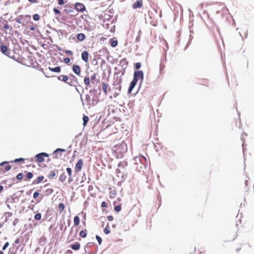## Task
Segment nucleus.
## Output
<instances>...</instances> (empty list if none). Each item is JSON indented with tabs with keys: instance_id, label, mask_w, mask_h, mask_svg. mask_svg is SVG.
I'll use <instances>...</instances> for the list:
<instances>
[{
	"instance_id": "nucleus-1",
	"label": "nucleus",
	"mask_w": 254,
	"mask_h": 254,
	"mask_svg": "<svg viewBox=\"0 0 254 254\" xmlns=\"http://www.w3.org/2000/svg\"><path fill=\"white\" fill-rule=\"evenodd\" d=\"M143 72L142 70L135 71L133 74V80L137 82L139 80L142 81L143 79Z\"/></svg>"
},
{
	"instance_id": "nucleus-2",
	"label": "nucleus",
	"mask_w": 254,
	"mask_h": 254,
	"mask_svg": "<svg viewBox=\"0 0 254 254\" xmlns=\"http://www.w3.org/2000/svg\"><path fill=\"white\" fill-rule=\"evenodd\" d=\"M65 149L58 148L53 152L52 154V158L55 159H59L62 156V152H65Z\"/></svg>"
},
{
	"instance_id": "nucleus-3",
	"label": "nucleus",
	"mask_w": 254,
	"mask_h": 254,
	"mask_svg": "<svg viewBox=\"0 0 254 254\" xmlns=\"http://www.w3.org/2000/svg\"><path fill=\"white\" fill-rule=\"evenodd\" d=\"M49 156L48 154L45 152L39 153L35 156L36 161L38 163H42L44 161V157H48Z\"/></svg>"
},
{
	"instance_id": "nucleus-4",
	"label": "nucleus",
	"mask_w": 254,
	"mask_h": 254,
	"mask_svg": "<svg viewBox=\"0 0 254 254\" xmlns=\"http://www.w3.org/2000/svg\"><path fill=\"white\" fill-rule=\"evenodd\" d=\"M83 164V160L81 159H79L75 166V172L77 173L80 172L81 170Z\"/></svg>"
},
{
	"instance_id": "nucleus-5",
	"label": "nucleus",
	"mask_w": 254,
	"mask_h": 254,
	"mask_svg": "<svg viewBox=\"0 0 254 254\" xmlns=\"http://www.w3.org/2000/svg\"><path fill=\"white\" fill-rule=\"evenodd\" d=\"M58 79L59 80H61L62 81L64 82L67 83L68 85H69L70 86H72L73 85V83H72V81H70V82H67V80L68 79V77L66 75H61L58 76Z\"/></svg>"
},
{
	"instance_id": "nucleus-6",
	"label": "nucleus",
	"mask_w": 254,
	"mask_h": 254,
	"mask_svg": "<svg viewBox=\"0 0 254 254\" xmlns=\"http://www.w3.org/2000/svg\"><path fill=\"white\" fill-rule=\"evenodd\" d=\"M143 6L142 0H136L132 4V8L134 9L141 8Z\"/></svg>"
},
{
	"instance_id": "nucleus-7",
	"label": "nucleus",
	"mask_w": 254,
	"mask_h": 254,
	"mask_svg": "<svg viewBox=\"0 0 254 254\" xmlns=\"http://www.w3.org/2000/svg\"><path fill=\"white\" fill-rule=\"evenodd\" d=\"M75 7L78 11L83 12L85 10V7L84 4L80 2H76L75 4Z\"/></svg>"
},
{
	"instance_id": "nucleus-8",
	"label": "nucleus",
	"mask_w": 254,
	"mask_h": 254,
	"mask_svg": "<svg viewBox=\"0 0 254 254\" xmlns=\"http://www.w3.org/2000/svg\"><path fill=\"white\" fill-rule=\"evenodd\" d=\"M73 71L77 75H79L81 73V68L79 65L74 64L72 67Z\"/></svg>"
},
{
	"instance_id": "nucleus-9",
	"label": "nucleus",
	"mask_w": 254,
	"mask_h": 254,
	"mask_svg": "<svg viewBox=\"0 0 254 254\" xmlns=\"http://www.w3.org/2000/svg\"><path fill=\"white\" fill-rule=\"evenodd\" d=\"M81 58L85 62L88 61L89 54L86 51H84L81 54Z\"/></svg>"
},
{
	"instance_id": "nucleus-10",
	"label": "nucleus",
	"mask_w": 254,
	"mask_h": 254,
	"mask_svg": "<svg viewBox=\"0 0 254 254\" xmlns=\"http://www.w3.org/2000/svg\"><path fill=\"white\" fill-rule=\"evenodd\" d=\"M44 179V177L43 176H38L35 180L33 181V185H37L40 183H41Z\"/></svg>"
},
{
	"instance_id": "nucleus-11",
	"label": "nucleus",
	"mask_w": 254,
	"mask_h": 254,
	"mask_svg": "<svg viewBox=\"0 0 254 254\" xmlns=\"http://www.w3.org/2000/svg\"><path fill=\"white\" fill-rule=\"evenodd\" d=\"M70 247L73 250L77 251L80 248V244L78 242H76L75 244L71 245Z\"/></svg>"
},
{
	"instance_id": "nucleus-12",
	"label": "nucleus",
	"mask_w": 254,
	"mask_h": 254,
	"mask_svg": "<svg viewBox=\"0 0 254 254\" xmlns=\"http://www.w3.org/2000/svg\"><path fill=\"white\" fill-rule=\"evenodd\" d=\"M53 192H54V190L53 189H52V188L47 189L44 191L43 196H49V195H51Z\"/></svg>"
},
{
	"instance_id": "nucleus-13",
	"label": "nucleus",
	"mask_w": 254,
	"mask_h": 254,
	"mask_svg": "<svg viewBox=\"0 0 254 254\" xmlns=\"http://www.w3.org/2000/svg\"><path fill=\"white\" fill-rule=\"evenodd\" d=\"M136 83H137V82H136L135 81H134L133 80H132V81L131 82V83L130 84V85H129V87L128 90V92L129 93H131L132 89H133L134 86L136 85Z\"/></svg>"
},
{
	"instance_id": "nucleus-14",
	"label": "nucleus",
	"mask_w": 254,
	"mask_h": 254,
	"mask_svg": "<svg viewBox=\"0 0 254 254\" xmlns=\"http://www.w3.org/2000/svg\"><path fill=\"white\" fill-rule=\"evenodd\" d=\"M102 89L103 90L104 93L105 95H108V84L105 83H103L102 85Z\"/></svg>"
},
{
	"instance_id": "nucleus-15",
	"label": "nucleus",
	"mask_w": 254,
	"mask_h": 254,
	"mask_svg": "<svg viewBox=\"0 0 254 254\" xmlns=\"http://www.w3.org/2000/svg\"><path fill=\"white\" fill-rule=\"evenodd\" d=\"M120 64H122V67L125 66L126 67L128 64V62L127 61V60L126 58L122 59L120 62Z\"/></svg>"
},
{
	"instance_id": "nucleus-16",
	"label": "nucleus",
	"mask_w": 254,
	"mask_h": 254,
	"mask_svg": "<svg viewBox=\"0 0 254 254\" xmlns=\"http://www.w3.org/2000/svg\"><path fill=\"white\" fill-rule=\"evenodd\" d=\"M84 83L86 86L89 87L90 84V80L88 76H86L84 79Z\"/></svg>"
},
{
	"instance_id": "nucleus-17",
	"label": "nucleus",
	"mask_w": 254,
	"mask_h": 254,
	"mask_svg": "<svg viewBox=\"0 0 254 254\" xmlns=\"http://www.w3.org/2000/svg\"><path fill=\"white\" fill-rule=\"evenodd\" d=\"M49 69L50 71L55 72H60L61 71V67L60 66H56L55 67H49Z\"/></svg>"
},
{
	"instance_id": "nucleus-18",
	"label": "nucleus",
	"mask_w": 254,
	"mask_h": 254,
	"mask_svg": "<svg viewBox=\"0 0 254 254\" xmlns=\"http://www.w3.org/2000/svg\"><path fill=\"white\" fill-rule=\"evenodd\" d=\"M80 223V219L78 216H75L74 217V225L77 226Z\"/></svg>"
},
{
	"instance_id": "nucleus-19",
	"label": "nucleus",
	"mask_w": 254,
	"mask_h": 254,
	"mask_svg": "<svg viewBox=\"0 0 254 254\" xmlns=\"http://www.w3.org/2000/svg\"><path fill=\"white\" fill-rule=\"evenodd\" d=\"M77 38L79 41H82L85 38V36L83 33H79L77 34Z\"/></svg>"
},
{
	"instance_id": "nucleus-20",
	"label": "nucleus",
	"mask_w": 254,
	"mask_h": 254,
	"mask_svg": "<svg viewBox=\"0 0 254 254\" xmlns=\"http://www.w3.org/2000/svg\"><path fill=\"white\" fill-rule=\"evenodd\" d=\"M66 179V176L65 174V173H62L59 178V180L62 182H64Z\"/></svg>"
},
{
	"instance_id": "nucleus-21",
	"label": "nucleus",
	"mask_w": 254,
	"mask_h": 254,
	"mask_svg": "<svg viewBox=\"0 0 254 254\" xmlns=\"http://www.w3.org/2000/svg\"><path fill=\"white\" fill-rule=\"evenodd\" d=\"M89 121V118L88 116L84 115L83 117V126L85 127Z\"/></svg>"
},
{
	"instance_id": "nucleus-22",
	"label": "nucleus",
	"mask_w": 254,
	"mask_h": 254,
	"mask_svg": "<svg viewBox=\"0 0 254 254\" xmlns=\"http://www.w3.org/2000/svg\"><path fill=\"white\" fill-rule=\"evenodd\" d=\"M111 45L112 47H115L118 45V41L117 40H114V39H110Z\"/></svg>"
},
{
	"instance_id": "nucleus-23",
	"label": "nucleus",
	"mask_w": 254,
	"mask_h": 254,
	"mask_svg": "<svg viewBox=\"0 0 254 254\" xmlns=\"http://www.w3.org/2000/svg\"><path fill=\"white\" fill-rule=\"evenodd\" d=\"M57 175L55 171H52L48 175L49 179H53Z\"/></svg>"
},
{
	"instance_id": "nucleus-24",
	"label": "nucleus",
	"mask_w": 254,
	"mask_h": 254,
	"mask_svg": "<svg viewBox=\"0 0 254 254\" xmlns=\"http://www.w3.org/2000/svg\"><path fill=\"white\" fill-rule=\"evenodd\" d=\"M79 235L82 238H85L87 236L86 229H85L84 230H81L79 233Z\"/></svg>"
},
{
	"instance_id": "nucleus-25",
	"label": "nucleus",
	"mask_w": 254,
	"mask_h": 254,
	"mask_svg": "<svg viewBox=\"0 0 254 254\" xmlns=\"http://www.w3.org/2000/svg\"><path fill=\"white\" fill-rule=\"evenodd\" d=\"M25 173H26V178L28 180H30L33 178V175L31 172H27V171H25Z\"/></svg>"
},
{
	"instance_id": "nucleus-26",
	"label": "nucleus",
	"mask_w": 254,
	"mask_h": 254,
	"mask_svg": "<svg viewBox=\"0 0 254 254\" xmlns=\"http://www.w3.org/2000/svg\"><path fill=\"white\" fill-rule=\"evenodd\" d=\"M65 206L64 203H60L59 205V210L60 213L62 212L64 209Z\"/></svg>"
},
{
	"instance_id": "nucleus-27",
	"label": "nucleus",
	"mask_w": 254,
	"mask_h": 254,
	"mask_svg": "<svg viewBox=\"0 0 254 254\" xmlns=\"http://www.w3.org/2000/svg\"><path fill=\"white\" fill-rule=\"evenodd\" d=\"M0 51L4 54L7 55L6 53L7 51V48L6 46H1L0 47Z\"/></svg>"
},
{
	"instance_id": "nucleus-28",
	"label": "nucleus",
	"mask_w": 254,
	"mask_h": 254,
	"mask_svg": "<svg viewBox=\"0 0 254 254\" xmlns=\"http://www.w3.org/2000/svg\"><path fill=\"white\" fill-rule=\"evenodd\" d=\"M121 88H122V86L121 85V84H119L118 85V86L117 87H116V90H118V92L117 93L116 92L115 94H114V97H116L117 96H118L120 94V92L121 90Z\"/></svg>"
},
{
	"instance_id": "nucleus-29",
	"label": "nucleus",
	"mask_w": 254,
	"mask_h": 254,
	"mask_svg": "<svg viewBox=\"0 0 254 254\" xmlns=\"http://www.w3.org/2000/svg\"><path fill=\"white\" fill-rule=\"evenodd\" d=\"M11 166L9 165L5 166L4 169L2 168V173H4V172L8 171L11 169Z\"/></svg>"
},
{
	"instance_id": "nucleus-30",
	"label": "nucleus",
	"mask_w": 254,
	"mask_h": 254,
	"mask_svg": "<svg viewBox=\"0 0 254 254\" xmlns=\"http://www.w3.org/2000/svg\"><path fill=\"white\" fill-rule=\"evenodd\" d=\"M34 219L36 220H40L41 219V214L40 213H37L34 216Z\"/></svg>"
},
{
	"instance_id": "nucleus-31",
	"label": "nucleus",
	"mask_w": 254,
	"mask_h": 254,
	"mask_svg": "<svg viewBox=\"0 0 254 254\" xmlns=\"http://www.w3.org/2000/svg\"><path fill=\"white\" fill-rule=\"evenodd\" d=\"M96 74L95 73H94L91 76V82L92 83H94V81L96 79Z\"/></svg>"
},
{
	"instance_id": "nucleus-32",
	"label": "nucleus",
	"mask_w": 254,
	"mask_h": 254,
	"mask_svg": "<svg viewBox=\"0 0 254 254\" xmlns=\"http://www.w3.org/2000/svg\"><path fill=\"white\" fill-rule=\"evenodd\" d=\"M8 163V162L7 161H4L1 163H0V173H1V172H2V166L4 164H7Z\"/></svg>"
},
{
	"instance_id": "nucleus-33",
	"label": "nucleus",
	"mask_w": 254,
	"mask_h": 254,
	"mask_svg": "<svg viewBox=\"0 0 254 254\" xmlns=\"http://www.w3.org/2000/svg\"><path fill=\"white\" fill-rule=\"evenodd\" d=\"M141 66L140 63H136L134 64V67L136 69H138L140 68Z\"/></svg>"
},
{
	"instance_id": "nucleus-34",
	"label": "nucleus",
	"mask_w": 254,
	"mask_h": 254,
	"mask_svg": "<svg viewBox=\"0 0 254 254\" xmlns=\"http://www.w3.org/2000/svg\"><path fill=\"white\" fill-rule=\"evenodd\" d=\"M25 159L22 158H18V159H15L14 161H10V162H21V161H23Z\"/></svg>"
},
{
	"instance_id": "nucleus-35",
	"label": "nucleus",
	"mask_w": 254,
	"mask_h": 254,
	"mask_svg": "<svg viewBox=\"0 0 254 254\" xmlns=\"http://www.w3.org/2000/svg\"><path fill=\"white\" fill-rule=\"evenodd\" d=\"M122 207L121 205H117L115 206L114 209L116 212H119L121 210Z\"/></svg>"
},
{
	"instance_id": "nucleus-36",
	"label": "nucleus",
	"mask_w": 254,
	"mask_h": 254,
	"mask_svg": "<svg viewBox=\"0 0 254 254\" xmlns=\"http://www.w3.org/2000/svg\"><path fill=\"white\" fill-rule=\"evenodd\" d=\"M66 171L68 173V175L70 178H71V174H72V170L70 168H66Z\"/></svg>"
},
{
	"instance_id": "nucleus-37",
	"label": "nucleus",
	"mask_w": 254,
	"mask_h": 254,
	"mask_svg": "<svg viewBox=\"0 0 254 254\" xmlns=\"http://www.w3.org/2000/svg\"><path fill=\"white\" fill-rule=\"evenodd\" d=\"M96 239H97V240L98 242V244L99 245H101L102 242V240L100 236L96 235Z\"/></svg>"
},
{
	"instance_id": "nucleus-38",
	"label": "nucleus",
	"mask_w": 254,
	"mask_h": 254,
	"mask_svg": "<svg viewBox=\"0 0 254 254\" xmlns=\"http://www.w3.org/2000/svg\"><path fill=\"white\" fill-rule=\"evenodd\" d=\"M33 19L35 21H37V20H39L40 19V16L39 14H35L34 15H33Z\"/></svg>"
},
{
	"instance_id": "nucleus-39",
	"label": "nucleus",
	"mask_w": 254,
	"mask_h": 254,
	"mask_svg": "<svg viewBox=\"0 0 254 254\" xmlns=\"http://www.w3.org/2000/svg\"><path fill=\"white\" fill-rule=\"evenodd\" d=\"M23 177V174L22 173H19L17 176H16V178L18 180H22V178Z\"/></svg>"
},
{
	"instance_id": "nucleus-40",
	"label": "nucleus",
	"mask_w": 254,
	"mask_h": 254,
	"mask_svg": "<svg viewBox=\"0 0 254 254\" xmlns=\"http://www.w3.org/2000/svg\"><path fill=\"white\" fill-rule=\"evenodd\" d=\"M139 159H140V161H142L141 159L144 160V162H145V163L147 162V159L145 157H144L143 155H140L139 156Z\"/></svg>"
},
{
	"instance_id": "nucleus-41",
	"label": "nucleus",
	"mask_w": 254,
	"mask_h": 254,
	"mask_svg": "<svg viewBox=\"0 0 254 254\" xmlns=\"http://www.w3.org/2000/svg\"><path fill=\"white\" fill-rule=\"evenodd\" d=\"M110 230L109 229V227H107L106 228H105L104 229V232L105 233V234H108L110 233Z\"/></svg>"
},
{
	"instance_id": "nucleus-42",
	"label": "nucleus",
	"mask_w": 254,
	"mask_h": 254,
	"mask_svg": "<svg viewBox=\"0 0 254 254\" xmlns=\"http://www.w3.org/2000/svg\"><path fill=\"white\" fill-rule=\"evenodd\" d=\"M39 195V192L38 191H36L33 194V198L36 199Z\"/></svg>"
},
{
	"instance_id": "nucleus-43",
	"label": "nucleus",
	"mask_w": 254,
	"mask_h": 254,
	"mask_svg": "<svg viewBox=\"0 0 254 254\" xmlns=\"http://www.w3.org/2000/svg\"><path fill=\"white\" fill-rule=\"evenodd\" d=\"M65 53L68 55H69V56H71L72 55L73 53H72V52L71 51H70V50H65Z\"/></svg>"
},
{
	"instance_id": "nucleus-44",
	"label": "nucleus",
	"mask_w": 254,
	"mask_h": 254,
	"mask_svg": "<svg viewBox=\"0 0 254 254\" xmlns=\"http://www.w3.org/2000/svg\"><path fill=\"white\" fill-rule=\"evenodd\" d=\"M70 61V60L68 58H64V63L65 64H67L69 63Z\"/></svg>"
},
{
	"instance_id": "nucleus-45",
	"label": "nucleus",
	"mask_w": 254,
	"mask_h": 254,
	"mask_svg": "<svg viewBox=\"0 0 254 254\" xmlns=\"http://www.w3.org/2000/svg\"><path fill=\"white\" fill-rule=\"evenodd\" d=\"M9 246V243L8 242H6L4 245V246H3V248H2V250H5L7 247Z\"/></svg>"
},
{
	"instance_id": "nucleus-46",
	"label": "nucleus",
	"mask_w": 254,
	"mask_h": 254,
	"mask_svg": "<svg viewBox=\"0 0 254 254\" xmlns=\"http://www.w3.org/2000/svg\"><path fill=\"white\" fill-rule=\"evenodd\" d=\"M107 206V203L105 201H103L101 203L102 207H106Z\"/></svg>"
},
{
	"instance_id": "nucleus-47",
	"label": "nucleus",
	"mask_w": 254,
	"mask_h": 254,
	"mask_svg": "<svg viewBox=\"0 0 254 254\" xmlns=\"http://www.w3.org/2000/svg\"><path fill=\"white\" fill-rule=\"evenodd\" d=\"M54 12L55 13H57V14H60L61 13L59 9H57L56 8H54Z\"/></svg>"
},
{
	"instance_id": "nucleus-48",
	"label": "nucleus",
	"mask_w": 254,
	"mask_h": 254,
	"mask_svg": "<svg viewBox=\"0 0 254 254\" xmlns=\"http://www.w3.org/2000/svg\"><path fill=\"white\" fill-rule=\"evenodd\" d=\"M107 219L109 221H112L113 220L114 218L112 215H110L107 217Z\"/></svg>"
},
{
	"instance_id": "nucleus-49",
	"label": "nucleus",
	"mask_w": 254,
	"mask_h": 254,
	"mask_svg": "<svg viewBox=\"0 0 254 254\" xmlns=\"http://www.w3.org/2000/svg\"><path fill=\"white\" fill-rule=\"evenodd\" d=\"M58 3L60 5H63L64 3V0H59Z\"/></svg>"
},
{
	"instance_id": "nucleus-50",
	"label": "nucleus",
	"mask_w": 254,
	"mask_h": 254,
	"mask_svg": "<svg viewBox=\"0 0 254 254\" xmlns=\"http://www.w3.org/2000/svg\"><path fill=\"white\" fill-rule=\"evenodd\" d=\"M164 67H165L164 65L161 64L160 66V71H161L162 70H163L164 69Z\"/></svg>"
},
{
	"instance_id": "nucleus-51",
	"label": "nucleus",
	"mask_w": 254,
	"mask_h": 254,
	"mask_svg": "<svg viewBox=\"0 0 254 254\" xmlns=\"http://www.w3.org/2000/svg\"><path fill=\"white\" fill-rule=\"evenodd\" d=\"M4 28L5 29H7L9 28V26L8 25V24H6L4 25L3 26Z\"/></svg>"
},
{
	"instance_id": "nucleus-52",
	"label": "nucleus",
	"mask_w": 254,
	"mask_h": 254,
	"mask_svg": "<svg viewBox=\"0 0 254 254\" xmlns=\"http://www.w3.org/2000/svg\"><path fill=\"white\" fill-rule=\"evenodd\" d=\"M6 215H7L8 217H11L12 216V214L11 212H7L6 213Z\"/></svg>"
},
{
	"instance_id": "nucleus-53",
	"label": "nucleus",
	"mask_w": 254,
	"mask_h": 254,
	"mask_svg": "<svg viewBox=\"0 0 254 254\" xmlns=\"http://www.w3.org/2000/svg\"><path fill=\"white\" fill-rule=\"evenodd\" d=\"M72 181V180L71 179V178H70V177H69V178H68V183H71V182Z\"/></svg>"
},
{
	"instance_id": "nucleus-54",
	"label": "nucleus",
	"mask_w": 254,
	"mask_h": 254,
	"mask_svg": "<svg viewBox=\"0 0 254 254\" xmlns=\"http://www.w3.org/2000/svg\"><path fill=\"white\" fill-rule=\"evenodd\" d=\"M30 2H36L37 0H28Z\"/></svg>"
},
{
	"instance_id": "nucleus-55",
	"label": "nucleus",
	"mask_w": 254,
	"mask_h": 254,
	"mask_svg": "<svg viewBox=\"0 0 254 254\" xmlns=\"http://www.w3.org/2000/svg\"><path fill=\"white\" fill-rule=\"evenodd\" d=\"M3 190V187L1 186H0V192L1 191Z\"/></svg>"
},
{
	"instance_id": "nucleus-56",
	"label": "nucleus",
	"mask_w": 254,
	"mask_h": 254,
	"mask_svg": "<svg viewBox=\"0 0 254 254\" xmlns=\"http://www.w3.org/2000/svg\"><path fill=\"white\" fill-rule=\"evenodd\" d=\"M3 226V224L2 223H0V229L2 228Z\"/></svg>"
},
{
	"instance_id": "nucleus-57",
	"label": "nucleus",
	"mask_w": 254,
	"mask_h": 254,
	"mask_svg": "<svg viewBox=\"0 0 254 254\" xmlns=\"http://www.w3.org/2000/svg\"><path fill=\"white\" fill-rule=\"evenodd\" d=\"M15 243H16V244L18 243H19V240H18V239H17V240H16L15 241Z\"/></svg>"
},
{
	"instance_id": "nucleus-58",
	"label": "nucleus",
	"mask_w": 254,
	"mask_h": 254,
	"mask_svg": "<svg viewBox=\"0 0 254 254\" xmlns=\"http://www.w3.org/2000/svg\"><path fill=\"white\" fill-rule=\"evenodd\" d=\"M16 21H17L18 23H20V20L19 19H17V20H16Z\"/></svg>"
},
{
	"instance_id": "nucleus-59",
	"label": "nucleus",
	"mask_w": 254,
	"mask_h": 254,
	"mask_svg": "<svg viewBox=\"0 0 254 254\" xmlns=\"http://www.w3.org/2000/svg\"><path fill=\"white\" fill-rule=\"evenodd\" d=\"M34 29H35V28H34V27H31V28H30V29H31V30H34Z\"/></svg>"
},
{
	"instance_id": "nucleus-60",
	"label": "nucleus",
	"mask_w": 254,
	"mask_h": 254,
	"mask_svg": "<svg viewBox=\"0 0 254 254\" xmlns=\"http://www.w3.org/2000/svg\"><path fill=\"white\" fill-rule=\"evenodd\" d=\"M42 198H43V197H42L41 198V199H40V200H39V201H37V202H38H38H39L41 200V199H42Z\"/></svg>"
},
{
	"instance_id": "nucleus-61",
	"label": "nucleus",
	"mask_w": 254,
	"mask_h": 254,
	"mask_svg": "<svg viewBox=\"0 0 254 254\" xmlns=\"http://www.w3.org/2000/svg\"><path fill=\"white\" fill-rule=\"evenodd\" d=\"M240 249H241V248H240V249H237L236 250V251L239 252V251L240 250Z\"/></svg>"
},
{
	"instance_id": "nucleus-62",
	"label": "nucleus",
	"mask_w": 254,
	"mask_h": 254,
	"mask_svg": "<svg viewBox=\"0 0 254 254\" xmlns=\"http://www.w3.org/2000/svg\"><path fill=\"white\" fill-rule=\"evenodd\" d=\"M202 249V251L201 253H204V249Z\"/></svg>"
},
{
	"instance_id": "nucleus-63",
	"label": "nucleus",
	"mask_w": 254,
	"mask_h": 254,
	"mask_svg": "<svg viewBox=\"0 0 254 254\" xmlns=\"http://www.w3.org/2000/svg\"><path fill=\"white\" fill-rule=\"evenodd\" d=\"M0 254H3V253L2 251H0Z\"/></svg>"
},
{
	"instance_id": "nucleus-64",
	"label": "nucleus",
	"mask_w": 254,
	"mask_h": 254,
	"mask_svg": "<svg viewBox=\"0 0 254 254\" xmlns=\"http://www.w3.org/2000/svg\"><path fill=\"white\" fill-rule=\"evenodd\" d=\"M68 251L69 252V253H72V251H71L68 250Z\"/></svg>"
}]
</instances>
